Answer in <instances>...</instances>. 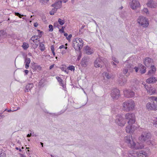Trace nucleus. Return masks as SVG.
Listing matches in <instances>:
<instances>
[{
  "mask_svg": "<svg viewBox=\"0 0 157 157\" xmlns=\"http://www.w3.org/2000/svg\"><path fill=\"white\" fill-rule=\"evenodd\" d=\"M8 36V34L6 31L3 30H0V37H6Z\"/></svg>",
  "mask_w": 157,
  "mask_h": 157,
  "instance_id": "obj_24",
  "label": "nucleus"
},
{
  "mask_svg": "<svg viewBox=\"0 0 157 157\" xmlns=\"http://www.w3.org/2000/svg\"><path fill=\"white\" fill-rule=\"evenodd\" d=\"M22 47L24 49L26 50L29 47V45L28 44L25 43H24L23 45H22Z\"/></svg>",
  "mask_w": 157,
  "mask_h": 157,
  "instance_id": "obj_37",
  "label": "nucleus"
},
{
  "mask_svg": "<svg viewBox=\"0 0 157 157\" xmlns=\"http://www.w3.org/2000/svg\"><path fill=\"white\" fill-rule=\"evenodd\" d=\"M135 156H136L137 157H145V156H147L145 154H144L143 153H141L139 151H137L136 152V155Z\"/></svg>",
  "mask_w": 157,
  "mask_h": 157,
  "instance_id": "obj_28",
  "label": "nucleus"
},
{
  "mask_svg": "<svg viewBox=\"0 0 157 157\" xmlns=\"http://www.w3.org/2000/svg\"><path fill=\"white\" fill-rule=\"evenodd\" d=\"M49 31L52 32L53 30V27L52 25H49L48 26Z\"/></svg>",
  "mask_w": 157,
  "mask_h": 157,
  "instance_id": "obj_42",
  "label": "nucleus"
},
{
  "mask_svg": "<svg viewBox=\"0 0 157 157\" xmlns=\"http://www.w3.org/2000/svg\"><path fill=\"white\" fill-rule=\"evenodd\" d=\"M72 36V35L71 34H70L68 36V37H67V40H69L70 39V38H71V37Z\"/></svg>",
  "mask_w": 157,
  "mask_h": 157,
  "instance_id": "obj_51",
  "label": "nucleus"
},
{
  "mask_svg": "<svg viewBox=\"0 0 157 157\" xmlns=\"http://www.w3.org/2000/svg\"><path fill=\"white\" fill-rule=\"evenodd\" d=\"M58 21L59 24L61 25H63L65 23L64 20H62L60 18L58 19Z\"/></svg>",
  "mask_w": 157,
  "mask_h": 157,
  "instance_id": "obj_39",
  "label": "nucleus"
},
{
  "mask_svg": "<svg viewBox=\"0 0 157 157\" xmlns=\"http://www.w3.org/2000/svg\"><path fill=\"white\" fill-rule=\"evenodd\" d=\"M115 63V62H111V63L112 64H113L115 66V67H116V64L115 63Z\"/></svg>",
  "mask_w": 157,
  "mask_h": 157,
  "instance_id": "obj_54",
  "label": "nucleus"
},
{
  "mask_svg": "<svg viewBox=\"0 0 157 157\" xmlns=\"http://www.w3.org/2000/svg\"><path fill=\"white\" fill-rule=\"evenodd\" d=\"M153 0H148V2L147 3V5L148 7L151 8H155L156 6V3L153 2Z\"/></svg>",
  "mask_w": 157,
  "mask_h": 157,
  "instance_id": "obj_16",
  "label": "nucleus"
},
{
  "mask_svg": "<svg viewBox=\"0 0 157 157\" xmlns=\"http://www.w3.org/2000/svg\"><path fill=\"white\" fill-rule=\"evenodd\" d=\"M39 47L40 49L42 52L44 51L45 49L44 44L42 42H40Z\"/></svg>",
  "mask_w": 157,
  "mask_h": 157,
  "instance_id": "obj_29",
  "label": "nucleus"
},
{
  "mask_svg": "<svg viewBox=\"0 0 157 157\" xmlns=\"http://www.w3.org/2000/svg\"><path fill=\"white\" fill-rule=\"evenodd\" d=\"M125 121L121 116H119L117 117L116 122L119 126H123L126 123Z\"/></svg>",
  "mask_w": 157,
  "mask_h": 157,
  "instance_id": "obj_11",
  "label": "nucleus"
},
{
  "mask_svg": "<svg viewBox=\"0 0 157 157\" xmlns=\"http://www.w3.org/2000/svg\"><path fill=\"white\" fill-rule=\"evenodd\" d=\"M34 86L33 83H29L26 86L25 89V92H28L30 91L31 89Z\"/></svg>",
  "mask_w": 157,
  "mask_h": 157,
  "instance_id": "obj_18",
  "label": "nucleus"
},
{
  "mask_svg": "<svg viewBox=\"0 0 157 157\" xmlns=\"http://www.w3.org/2000/svg\"><path fill=\"white\" fill-rule=\"evenodd\" d=\"M150 66L151 70L149 71L148 75L154 74L156 71L155 67L154 65H151Z\"/></svg>",
  "mask_w": 157,
  "mask_h": 157,
  "instance_id": "obj_25",
  "label": "nucleus"
},
{
  "mask_svg": "<svg viewBox=\"0 0 157 157\" xmlns=\"http://www.w3.org/2000/svg\"><path fill=\"white\" fill-rule=\"evenodd\" d=\"M25 68L28 69L29 67V64L30 63L31 60L30 58L27 57H25Z\"/></svg>",
  "mask_w": 157,
  "mask_h": 157,
  "instance_id": "obj_22",
  "label": "nucleus"
},
{
  "mask_svg": "<svg viewBox=\"0 0 157 157\" xmlns=\"http://www.w3.org/2000/svg\"><path fill=\"white\" fill-rule=\"evenodd\" d=\"M54 65H51L49 67V68L50 69H52L54 67Z\"/></svg>",
  "mask_w": 157,
  "mask_h": 157,
  "instance_id": "obj_63",
  "label": "nucleus"
},
{
  "mask_svg": "<svg viewBox=\"0 0 157 157\" xmlns=\"http://www.w3.org/2000/svg\"><path fill=\"white\" fill-rule=\"evenodd\" d=\"M64 112H65V111H63V112L62 111H61L60 112L58 113L57 114H56L55 113H53L52 114L53 115L58 116L59 115L61 114L62 113H63Z\"/></svg>",
  "mask_w": 157,
  "mask_h": 157,
  "instance_id": "obj_45",
  "label": "nucleus"
},
{
  "mask_svg": "<svg viewBox=\"0 0 157 157\" xmlns=\"http://www.w3.org/2000/svg\"><path fill=\"white\" fill-rule=\"evenodd\" d=\"M103 74H104L105 77L108 79L110 78L111 77V75L109 73L104 72Z\"/></svg>",
  "mask_w": 157,
  "mask_h": 157,
  "instance_id": "obj_33",
  "label": "nucleus"
},
{
  "mask_svg": "<svg viewBox=\"0 0 157 157\" xmlns=\"http://www.w3.org/2000/svg\"><path fill=\"white\" fill-rule=\"evenodd\" d=\"M68 69L69 70H71V71H72V70H74L75 67L74 66H69L68 67Z\"/></svg>",
  "mask_w": 157,
  "mask_h": 157,
  "instance_id": "obj_46",
  "label": "nucleus"
},
{
  "mask_svg": "<svg viewBox=\"0 0 157 157\" xmlns=\"http://www.w3.org/2000/svg\"><path fill=\"white\" fill-rule=\"evenodd\" d=\"M144 153L147 155H149L150 154V150L148 148H146L144 149Z\"/></svg>",
  "mask_w": 157,
  "mask_h": 157,
  "instance_id": "obj_35",
  "label": "nucleus"
},
{
  "mask_svg": "<svg viewBox=\"0 0 157 157\" xmlns=\"http://www.w3.org/2000/svg\"><path fill=\"white\" fill-rule=\"evenodd\" d=\"M32 135V134L31 133H30V134H28L27 136V137H30Z\"/></svg>",
  "mask_w": 157,
  "mask_h": 157,
  "instance_id": "obj_62",
  "label": "nucleus"
},
{
  "mask_svg": "<svg viewBox=\"0 0 157 157\" xmlns=\"http://www.w3.org/2000/svg\"><path fill=\"white\" fill-rule=\"evenodd\" d=\"M132 124H129V125L126 127V131L127 133H130L131 132V127Z\"/></svg>",
  "mask_w": 157,
  "mask_h": 157,
  "instance_id": "obj_30",
  "label": "nucleus"
},
{
  "mask_svg": "<svg viewBox=\"0 0 157 157\" xmlns=\"http://www.w3.org/2000/svg\"><path fill=\"white\" fill-rule=\"evenodd\" d=\"M24 72H25L26 75H27L29 72V71L28 70H25L24 71Z\"/></svg>",
  "mask_w": 157,
  "mask_h": 157,
  "instance_id": "obj_56",
  "label": "nucleus"
},
{
  "mask_svg": "<svg viewBox=\"0 0 157 157\" xmlns=\"http://www.w3.org/2000/svg\"><path fill=\"white\" fill-rule=\"evenodd\" d=\"M38 25V24L37 23H35L34 24V26L35 27H37Z\"/></svg>",
  "mask_w": 157,
  "mask_h": 157,
  "instance_id": "obj_55",
  "label": "nucleus"
},
{
  "mask_svg": "<svg viewBox=\"0 0 157 157\" xmlns=\"http://www.w3.org/2000/svg\"><path fill=\"white\" fill-rule=\"evenodd\" d=\"M152 60L149 57L145 58L144 61V65L147 67H150L151 65Z\"/></svg>",
  "mask_w": 157,
  "mask_h": 157,
  "instance_id": "obj_15",
  "label": "nucleus"
},
{
  "mask_svg": "<svg viewBox=\"0 0 157 157\" xmlns=\"http://www.w3.org/2000/svg\"><path fill=\"white\" fill-rule=\"evenodd\" d=\"M147 144L148 145H151L152 146H154L156 144L154 140H151L150 139L147 142Z\"/></svg>",
  "mask_w": 157,
  "mask_h": 157,
  "instance_id": "obj_31",
  "label": "nucleus"
},
{
  "mask_svg": "<svg viewBox=\"0 0 157 157\" xmlns=\"http://www.w3.org/2000/svg\"><path fill=\"white\" fill-rule=\"evenodd\" d=\"M87 62L86 59H82V60L81 62L82 65L84 67H86L87 65Z\"/></svg>",
  "mask_w": 157,
  "mask_h": 157,
  "instance_id": "obj_27",
  "label": "nucleus"
},
{
  "mask_svg": "<svg viewBox=\"0 0 157 157\" xmlns=\"http://www.w3.org/2000/svg\"><path fill=\"white\" fill-rule=\"evenodd\" d=\"M42 20L45 21L46 19V17L44 15H42L41 16Z\"/></svg>",
  "mask_w": 157,
  "mask_h": 157,
  "instance_id": "obj_49",
  "label": "nucleus"
},
{
  "mask_svg": "<svg viewBox=\"0 0 157 157\" xmlns=\"http://www.w3.org/2000/svg\"><path fill=\"white\" fill-rule=\"evenodd\" d=\"M146 68L143 65L141 64L140 65V72L141 74L145 73L146 72Z\"/></svg>",
  "mask_w": 157,
  "mask_h": 157,
  "instance_id": "obj_20",
  "label": "nucleus"
},
{
  "mask_svg": "<svg viewBox=\"0 0 157 157\" xmlns=\"http://www.w3.org/2000/svg\"><path fill=\"white\" fill-rule=\"evenodd\" d=\"M124 67L122 70V72L126 76H128L130 75L129 72H131L133 68L132 65L128 62V61H126L124 63Z\"/></svg>",
  "mask_w": 157,
  "mask_h": 157,
  "instance_id": "obj_5",
  "label": "nucleus"
},
{
  "mask_svg": "<svg viewBox=\"0 0 157 157\" xmlns=\"http://www.w3.org/2000/svg\"><path fill=\"white\" fill-rule=\"evenodd\" d=\"M102 57L97 58L94 62V65L96 67H102L104 65Z\"/></svg>",
  "mask_w": 157,
  "mask_h": 157,
  "instance_id": "obj_10",
  "label": "nucleus"
},
{
  "mask_svg": "<svg viewBox=\"0 0 157 157\" xmlns=\"http://www.w3.org/2000/svg\"><path fill=\"white\" fill-rule=\"evenodd\" d=\"M123 109L127 112L132 110L134 107L135 104L134 101L132 100L126 101L123 103Z\"/></svg>",
  "mask_w": 157,
  "mask_h": 157,
  "instance_id": "obj_3",
  "label": "nucleus"
},
{
  "mask_svg": "<svg viewBox=\"0 0 157 157\" xmlns=\"http://www.w3.org/2000/svg\"><path fill=\"white\" fill-rule=\"evenodd\" d=\"M65 28V27L64 26H62V28L59 30V31L61 33H64V30Z\"/></svg>",
  "mask_w": 157,
  "mask_h": 157,
  "instance_id": "obj_47",
  "label": "nucleus"
},
{
  "mask_svg": "<svg viewBox=\"0 0 157 157\" xmlns=\"http://www.w3.org/2000/svg\"><path fill=\"white\" fill-rule=\"evenodd\" d=\"M6 156L5 153L2 152V150L0 149V157H5Z\"/></svg>",
  "mask_w": 157,
  "mask_h": 157,
  "instance_id": "obj_38",
  "label": "nucleus"
},
{
  "mask_svg": "<svg viewBox=\"0 0 157 157\" xmlns=\"http://www.w3.org/2000/svg\"><path fill=\"white\" fill-rule=\"evenodd\" d=\"M42 1V3H47L49 1V0H41Z\"/></svg>",
  "mask_w": 157,
  "mask_h": 157,
  "instance_id": "obj_52",
  "label": "nucleus"
},
{
  "mask_svg": "<svg viewBox=\"0 0 157 157\" xmlns=\"http://www.w3.org/2000/svg\"><path fill=\"white\" fill-rule=\"evenodd\" d=\"M64 45H62L59 47V48L60 49H62V48H64Z\"/></svg>",
  "mask_w": 157,
  "mask_h": 157,
  "instance_id": "obj_60",
  "label": "nucleus"
},
{
  "mask_svg": "<svg viewBox=\"0 0 157 157\" xmlns=\"http://www.w3.org/2000/svg\"><path fill=\"white\" fill-rule=\"evenodd\" d=\"M66 52V50H63L62 52L61 53L62 54H63L65 53Z\"/></svg>",
  "mask_w": 157,
  "mask_h": 157,
  "instance_id": "obj_59",
  "label": "nucleus"
},
{
  "mask_svg": "<svg viewBox=\"0 0 157 157\" xmlns=\"http://www.w3.org/2000/svg\"><path fill=\"white\" fill-rule=\"evenodd\" d=\"M72 46L77 51H79L81 49L80 47L78 46L77 41H75L74 40H73Z\"/></svg>",
  "mask_w": 157,
  "mask_h": 157,
  "instance_id": "obj_19",
  "label": "nucleus"
},
{
  "mask_svg": "<svg viewBox=\"0 0 157 157\" xmlns=\"http://www.w3.org/2000/svg\"><path fill=\"white\" fill-rule=\"evenodd\" d=\"M75 40L78 41L79 43H83L82 40L81 38H76L74 40Z\"/></svg>",
  "mask_w": 157,
  "mask_h": 157,
  "instance_id": "obj_43",
  "label": "nucleus"
},
{
  "mask_svg": "<svg viewBox=\"0 0 157 157\" xmlns=\"http://www.w3.org/2000/svg\"><path fill=\"white\" fill-rule=\"evenodd\" d=\"M15 14L16 16H18L20 18H21L23 16V15H21L20 13L17 12H15Z\"/></svg>",
  "mask_w": 157,
  "mask_h": 157,
  "instance_id": "obj_40",
  "label": "nucleus"
},
{
  "mask_svg": "<svg viewBox=\"0 0 157 157\" xmlns=\"http://www.w3.org/2000/svg\"><path fill=\"white\" fill-rule=\"evenodd\" d=\"M37 37L36 36H34L31 37L30 40H32L33 42L35 43L36 42L35 41L37 39Z\"/></svg>",
  "mask_w": 157,
  "mask_h": 157,
  "instance_id": "obj_36",
  "label": "nucleus"
},
{
  "mask_svg": "<svg viewBox=\"0 0 157 157\" xmlns=\"http://www.w3.org/2000/svg\"><path fill=\"white\" fill-rule=\"evenodd\" d=\"M58 26V23L57 22H56V23H54V27L56 26V27H57V26Z\"/></svg>",
  "mask_w": 157,
  "mask_h": 157,
  "instance_id": "obj_61",
  "label": "nucleus"
},
{
  "mask_svg": "<svg viewBox=\"0 0 157 157\" xmlns=\"http://www.w3.org/2000/svg\"><path fill=\"white\" fill-rule=\"evenodd\" d=\"M124 141L127 144L128 146L132 148L136 149H142L144 147V145L139 144H136L134 142L131 135L125 136L124 139Z\"/></svg>",
  "mask_w": 157,
  "mask_h": 157,
  "instance_id": "obj_1",
  "label": "nucleus"
},
{
  "mask_svg": "<svg viewBox=\"0 0 157 157\" xmlns=\"http://www.w3.org/2000/svg\"><path fill=\"white\" fill-rule=\"evenodd\" d=\"M83 43H79V47H80V49H81L82 47V46H83Z\"/></svg>",
  "mask_w": 157,
  "mask_h": 157,
  "instance_id": "obj_50",
  "label": "nucleus"
},
{
  "mask_svg": "<svg viewBox=\"0 0 157 157\" xmlns=\"http://www.w3.org/2000/svg\"><path fill=\"white\" fill-rule=\"evenodd\" d=\"M79 32L81 34H82L83 32V30L80 29Z\"/></svg>",
  "mask_w": 157,
  "mask_h": 157,
  "instance_id": "obj_58",
  "label": "nucleus"
},
{
  "mask_svg": "<svg viewBox=\"0 0 157 157\" xmlns=\"http://www.w3.org/2000/svg\"><path fill=\"white\" fill-rule=\"evenodd\" d=\"M137 21L139 25L143 27L146 28L149 25L147 19L143 16H139L137 19Z\"/></svg>",
  "mask_w": 157,
  "mask_h": 157,
  "instance_id": "obj_6",
  "label": "nucleus"
},
{
  "mask_svg": "<svg viewBox=\"0 0 157 157\" xmlns=\"http://www.w3.org/2000/svg\"><path fill=\"white\" fill-rule=\"evenodd\" d=\"M7 37L13 38L15 37V34L14 33H12L11 34H8V36Z\"/></svg>",
  "mask_w": 157,
  "mask_h": 157,
  "instance_id": "obj_44",
  "label": "nucleus"
},
{
  "mask_svg": "<svg viewBox=\"0 0 157 157\" xmlns=\"http://www.w3.org/2000/svg\"><path fill=\"white\" fill-rule=\"evenodd\" d=\"M112 60L116 63H119V61L117 59H116L115 57H112Z\"/></svg>",
  "mask_w": 157,
  "mask_h": 157,
  "instance_id": "obj_41",
  "label": "nucleus"
},
{
  "mask_svg": "<svg viewBox=\"0 0 157 157\" xmlns=\"http://www.w3.org/2000/svg\"><path fill=\"white\" fill-rule=\"evenodd\" d=\"M151 137V135L150 133L145 131L143 132L141 135L139 137V140L142 142H145L147 144V142L150 140Z\"/></svg>",
  "mask_w": 157,
  "mask_h": 157,
  "instance_id": "obj_4",
  "label": "nucleus"
},
{
  "mask_svg": "<svg viewBox=\"0 0 157 157\" xmlns=\"http://www.w3.org/2000/svg\"><path fill=\"white\" fill-rule=\"evenodd\" d=\"M125 119L128 120V124H134L135 122V116L132 113H127L125 115Z\"/></svg>",
  "mask_w": 157,
  "mask_h": 157,
  "instance_id": "obj_7",
  "label": "nucleus"
},
{
  "mask_svg": "<svg viewBox=\"0 0 157 157\" xmlns=\"http://www.w3.org/2000/svg\"><path fill=\"white\" fill-rule=\"evenodd\" d=\"M150 102L147 103L146 105L149 110H157V97L151 96L150 98Z\"/></svg>",
  "mask_w": 157,
  "mask_h": 157,
  "instance_id": "obj_2",
  "label": "nucleus"
},
{
  "mask_svg": "<svg viewBox=\"0 0 157 157\" xmlns=\"http://www.w3.org/2000/svg\"><path fill=\"white\" fill-rule=\"evenodd\" d=\"M85 52L87 55H90L93 53V51L88 46H86L85 48Z\"/></svg>",
  "mask_w": 157,
  "mask_h": 157,
  "instance_id": "obj_17",
  "label": "nucleus"
},
{
  "mask_svg": "<svg viewBox=\"0 0 157 157\" xmlns=\"http://www.w3.org/2000/svg\"><path fill=\"white\" fill-rule=\"evenodd\" d=\"M58 9L56 8L55 7L53 8L52 10V11H50L49 13L51 15H53L54 14V13L56 12Z\"/></svg>",
  "mask_w": 157,
  "mask_h": 157,
  "instance_id": "obj_34",
  "label": "nucleus"
},
{
  "mask_svg": "<svg viewBox=\"0 0 157 157\" xmlns=\"http://www.w3.org/2000/svg\"><path fill=\"white\" fill-rule=\"evenodd\" d=\"M56 78L57 79L58 81L59 82L60 85L62 86L63 89V90H65V88H66V86L63 83V80L61 78L59 77H56Z\"/></svg>",
  "mask_w": 157,
  "mask_h": 157,
  "instance_id": "obj_23",
  "label": "nucleus"
},
{
  "mask_svg": "<svg viewBox=\"0 0 157 157\" xmlns=\"http://www.w3.org/2000/svg\"><path fill=\"white\" fill-rule=\"evenodd\" d=\"M127 81V80L123 75H120L118 80V82L120 85L121 86L124 85L126 83Z\"/></svg>",
  "mask_w": 157,
  "mask_h": 157,
  "instance_id": "obj_14",
  "label": "nucleus"
},
{
  "mask_svg": "<svg viewBox=\"0 0 157 157\" xmlns=\"http://www.w3.org/2000/svg\"><path fill=\"white\" fill-rule=\"evenodd\" d=\"M156 81V80L155 77H151L147 79L146 82L148 83H151L155 82Z\"/></svg>",
  "mask_w": 157,
  "mask_h": 157,
  "instance_id": "obj_21",
  "label": "nucleus"
},
{
  "mask_svg": "<svg viewBox=\"0 0 157 157\" xmlns=\"http://www.w3.org/2000/svg\"><path fill=\"white\" fill-rule=\"evenodd\" d=\"M62 2L61 1H59L58 2H56V7L55 8H56L57 9L60 8L62 6Z\"/></svg>",
  "mask_w": 157,
  "mask_h": 157,
  "instance_id": "obj_26",
  "label": "nucleus"
},
{
  "mask_svg": "<svg viewBox=\"0 0 157 157\" xmlns=\"http://www.w3.org/2000/svg\"><path fill=\"white\" fill-rule=\"evenodd\" d=\"M131 8L133 10H135L140 6V2L137 0H132L130 4Z\"/></svg>",
  "mask_w": 157,
  "mask_h": 157,
  "instance_id": "obj_12",
  "label": "nucleus"
},
{
  "mask_svg": "<svg viewBox=\"0 0 157 157\" xmlns=\"http://www.w3.org/2000/svg\"><path fill=\"white\" fill-rule=\"evenodd\" d=\"M144 86L147 90V93L149 94L152 95L155 93V89L151 86V85L144 84Z\"/></svg>",
  "mask_w": 157,
  "mask_h": 157,
  "instance_id": "obj_9",
  "label": "nucleus"
},
{
  "mask_svg": "<svg viewBox=\"0 0 157 157\" xmlns=\"http://www.w3.org/2000/svg\"><path fill=\"white\" fill-rule=\"evenodd\" d=\"M143 11L146 13V14H149V12L147 8H144L143 9Z\"/></svg>",
  "mask_w": 157,
  "mask_h": 157,
  "instance_id": "obj_48",
  "label": "nucleus"
},
{
  "mask_svg": "<svg viewBox=\"0 0 157 157\" xmlns=\"http://www.w3.org/2000/svg\"><path fill=\"white\" fill-rule=\"evenodd\" d=\"M123 92L125 97L128 98L134 97L135 94L134 92L131 90H126Z\"/></svg>",
  "mask_w": 157,
  "mask_h": 157,
  "instance_id": "obj_13",
  "label": "nucleus"
},
{
  "mask_svg": "<svg viewBox=\"0 0 157 157\" xmlns=\"http://www.w3.org/2000/svg\"><path fill=\"white\" fill-rule=\"evenodd\" d=\"M51 50L52 51H54V48L53 45H52L51 47Z\"/></svg>",
  "mask_w": 157,
  "mask_h": 157,
  "instance_id": "obj_53",
  "label": "nucleus"
},
{
  "mask_svg": "<svg viewBox=\"0 0 157 157\" xmlns=\"http://www.w3.org/2000/svg\"><path fill=\"white\" fill-rule=\"evenodd\" d=\"M32 68L33 69L35 70H36L37 69L40 70V69L41 68V67L40 66H37L36 65H35L34 66L32 65Z\"/></svg>",
  "mask_w": 157,
  "mask_h": 157,
  "instance_id": "obj_32",
  "label": "nucleus"
},
{
  "mask_svg": "<svg viewBox=\"0 0 157 157\" xmlns=\"http://www.w3.org/2000/svg\"><path fill=\"white\" fill-rule=\"evenodd\" d=\"M134 68L135 69V71L136 72H137L138 71L139 69L138 68H137L136 67H134Z\"/></svg>",
  "mask_w": 157,
  "mask_h": 157,
  "instance_id": "obj_57",
  "label": "nucleus"
},
{
  "mask_svg": "<svg viewBox=\"0 0 157 157\" xmlns=\"http://www.w3.org/2000/svg\"><path fill=\"white\" fill-rule=\"evenodd\" d=\"M16 149H17V150H19V151L20 152H21V149L20 148H18V147H16Z\"/></svg>",
  "mask_w": 157,
  "mask_h": 157,
  "instance_id": "obj_64",
  "label": "nucleus"
},
{
  "mask_svg": "<svg viewBox=\"0 0 157 157\" xmlns=\"http://www.w3.org/2000/svg\"><path fill=\"white\" fill-rule=\"evenodd\" d=\"M111 96L113 99H117L120 96V90L116 88L113 89L111 91Z\"/></svg>",
  "mask_w": 157,
  "mask_h": 157,
  "instance_id": "obj_8",
  "label": "nucleus"
}]
</instances>
